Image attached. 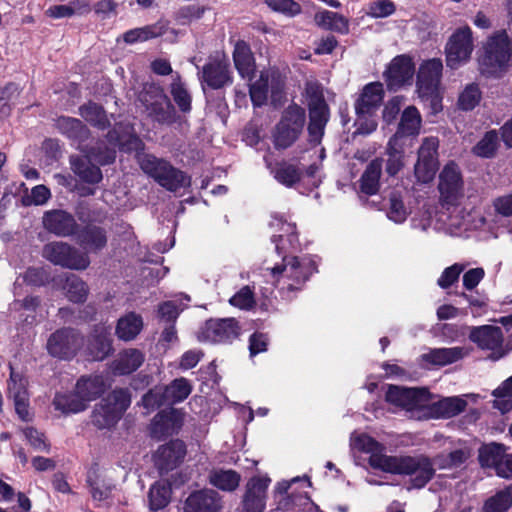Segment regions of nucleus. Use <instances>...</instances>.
<instances>
[{
	"label": "nucleus",
	"instance_id": "obj_1",
	"mask_svg": "<svg viewBox=\"0 0 512 512\" xmlns=\"http://www.w3.org/2000/svg\"><path fill=\"white\" fill-rule=\"evenodd\" d=\"M386 473L409 476L408 489H420L432 479L435 469L432 461L424 455H394Z\"/></svg>",
	"mask_w": 512,
	"mask_h": 512
},
{
	"label": "nucleus",
	"instance_id": "obj_2",
	"mask_svg": "<svg viewBox=\"0 0 512 512\" xmlns=\"http://www.w3.org/2000/svg\"><path fill=\"white\" fill-rule=\"evenodd\" d=\"M263 271L266 272L264 276L268 277V281L272 283H278L285 278L291 280L292 282L288 283L287 287L294 289L316 271V265L310 257L298 259L297 257L283 256L281 264L266 265Z\"/></svg>",
	"mask_w": 512,
	"mask_h": 512
},
{
	"label": "nucleus",
	"instance_id": "obj_3",
	"mask_svg": "<svg viewBox=\"0 0 512 512\" xmlns=\"http://www.w3.org/2000/svg\"><path fill=\"white\" fill-rule=\"evenodd\" d=\"M131 403L129 393L124 389L113 391L103 399L92 412V423L99 429L114 426Z\"/></svg>",
	"mask_w": 512,
	"mask_h": 512
},
{
	"label": "nucleus",
	"instance_id": "obj_4",
	"mask_svg": "<svg viewBox=\"0 0 512 512\" xmlns=\"http://www.w3.org/2000/svg\"><path fill=\"white\" fill-rule=\"evenodd\" d=\"M443 64L440 59H430L421 64L417 75V91L422 99L430 101L434 112L441 109L440 81Z\"/></svg>",
	"mask_w": 512,
	"mask_h": 512
},
{
	"label": "nucleus",
	"instance_id": "obj_5",
	"mask_svg": "<svg viewBox=\"0 0 512 512\" xmlns=\"http://www.w3.org/2000/svg\"><path fill=\"white\" fill-rule=\"evenodd\" d=\"M141 169L153 177L167 190L176 191L190 184L189 178L181 171L174 169L168 162L152 155H144L139 159Z\"/></svg>",
	"mask_w": 512,
	"mask_h": 512
},
{
	"label": "nucleus",
	"instance_id": "obj_6",
	"mask_svg": "<svg viewBox=\"0 0 512 512\" xmlns=\"http://www.w3.org/2000/svg\"><path fill=\"white\" fill-rule=\"evenodd\" d=\"M386 401L410 412L412 417L426 416L429 405V392L426 389L404 388L390 385L386 391Z\"/></svg>",
	"mask_w": 512,
	"mask_h": 512
},
{
	"label": "nucleus",
	"instance_id": "obj_7",
	"mask_svg": "<svg viewBox=\"0 0 512 512\" xmlns=\"http://www.w3.org/2000/svg\"><path fill=\"white\" fill-rule=\"evenodd\" d=\"M474 51L473 31L468 25L457 28L445 45L446 64L451 69L468 63Z\"/></svg>",
	"mask_w": 512,
	"mask_h": 512
},
{
	"label": "nucleus",
	"instance_id": "obj_8",
	"mask_svg": "<svg viewBox=\"0 0 512 512\" xmlns=\"http://www.w3.org/2000/svg\"><path fill=\"white\" fill-rule=\"evenodd\" d=\"M485 56L483 64L495 70H506L512 66V40L505 30L491 34L484 45Z\"/></svg>",
	"mask_w": 512,
	"mask_h": 512
},
{
	"label": "nucleus",
	"instance_id": "obj_9",
	"mask_svg": "<svg viewBox=\"0 0 512 512\" xmlns=\"http://www.w3.org/2000/svg\"><path fill=\"white\" fill-rule=\"evenodd\" d=\"M305 93L310 115L309 136L312 142L318 143L328 121V108L318 84L307 83Z\"/></svg>",
	"mask_w": 512,
	"mask_h": 512
},
{
	"label": "nucleus",
	"instance_id": "obj_10",
	"mask_svg": "<svg viewBox=\"0 0 512 512\" xmlns=\"http://www.w3.org/2000/svg\"><path fill=\"white\" fill-rule=\"evenodd\" d=\"M305 123V112L297 105H290L283 113L282 118L276 126L273 138L278 148H287L292 145Z\"/></svg>",
	"mask_w": 512,
	"mask_h": 512
},
{
	"label": "nucleus",
	"instance_id": "obj_11",
	"mask_svg": "<svg viewBox=\"0 0 512 512\" xmlns=\"http://www.w3.org/2000/svg\"><path fill=\"white\" fill-rule=\"evenodd\" d=\"M350 448L353 452H360L369 455L368 463L371 468L387 471L394 455H387L385 447L371 436L365 433L353 432L350 436Z\"/></svg>",
	"mask_w": 512,
	"mask_h": 512
},
{
	"label": "nucleus",
	"instance_id": "obj_12",
	"mask_svg": "<svg viewBox=\"0 0 512 512\" xmlns=\"http://www.w3.org/2000/svg\"><path fill=\"white\" fill-rule=\"evenodd\" d=\"M464 180L459 166L447 163L439 174L438 191L440 200L447 205L456 206L464 197Z\"/></svg>",
	"mask_w": 512,
	"mask_h": 512
},
{
	"label": "nucleus",
	"instance_id": "obj_13",
	"mask_svg": "<svg viewBox=\"0 0 512 512\" xmlns=\"http://www.w3.org/2000/svg\"><path fill=\"white\" fill-rule=\"evenodd\" d=\"M43 256L55 265L74 270H84L89 264V257L77 251L65 242H52L44 246Z\"/></svg>",
	"mask_w": 512,
	"mask_h": 512
},
{
	"label": "nucleus",
	"instance_id": "obj_14",
	"mask_svg": "<svg viewBox=\"0 0 512 512\" xmlns=\"http://www.w3.org/2000/svg\"><path fill=\"white\" fill-rule=\"evenodd\" d=\"M271 484V478L267 474H258L251 477L242 496L241 512H264L267 502V490Z\"/></svg>",
	"mask_w": 512,
	"mask_h": 512
},
{
	"label": "nucleus",
	"instance_id": "obj_15",
	"mask_svg": "<svg viewBox=\"0 0 512 512\" xmlns=\"http://www.w3.org/2000/svg\"><path fill=\"white\" fill-rule=\"evenodd\" d=\"M240 327L233 318L210 319L200 328L197 338L200 342L226 343L236 339Z\"/></svg>",
	"mask_w": 512,
	"mask_h": 512
},
{
	"label": "nucleus",
	"instance_id": "obj_16",
	"mask_svg": "<svg viewBox=\"0 0 512 512\" xmlns=\"http://www.w3.org/2000/svg\"><path fill=\"white\" fill-rule=\"evenodd\" d=\"M115 159L114 149H107L104 153L94 152L82 157L71 158V165L74 173L84 182L98 183L102 179V173L98 166L92 163L95 161L101 165L111 163Z\"/></svg>",
	"mask_w": 512,
	"mask_h": 512
},
{
	"label": "nucleus",
	"instance_id": "obj_17",
	"mask_svg": "<svg viewBox=\"0 0 512 512\" xmlns=\"http://www.w3.org/2000/svg\"><path fill=\"white\" fill-rule=\"evenodd\" d=\"M139 100L159 122H167L172 118L173 108L160 87L153 84L145 85Z\"/></svg>",
	"mask_w": 512,
	"mask_h": 512
},
{
	"label": "nucleus",
	"instance_id": "obj_18",
	"mask_svg": "<svg viewBox=\"0 0 512 512\" xmlns=\"http://www.w3.org/2000/svg\"><path fill=\"white\" fill-rule=\"evenodd\" d=\"M82 344L80 336L70 329L53 333L47 341L49 354L60 359H69L75 355Z\"/></svg>",
	"mask_w": 512,
	"mask_h": 512
},
{
	"label": "nucleus",
	"instance_id": "obj_19",
	"mask_svg": "<svg viewBox=\"0 0 512 512\" xmlns=\"http://www.w3.org/2000/svg\"><path fill=\"white\" fill-rule=\"evenodd\" d=\"M412 59L406 55L396 56L385 71L387 86L392 90L411 84L414 75Z\"/></svg>",
	"mask_w": 512,
	"mask_h": 512
},
{
	"label": "nucleus",
	"instance_id": "obj_20",
	"mask_svg": "<svg viewBox=\"0 0 512 512\" xmlns=\"http://www.w3.org/2000/svg\"><path fill=\"white\" fill-rule=\"evenodd\" d=\"M201 80L212 89H219L232 82L229 61L222 56L212 58L202 70Z\"/></svg>",
	"mask_w": 512,
	"mask_h": 512
},
{
	"label": "nucleus",
	"instance_id": "obj_21",
	"mask_svg": "<svg viewBox=\"0 0 512 512\" xmlns=\"http://www.w3.org/2000/svg\"><path fill=\"white\" fill-rule=\"evenodd\" d=\"M221 496L212 489H203L191 493L185 500L184 512H221Z\"/></svg>",
	"mask_w": 512,
	"mask_h": 512
},
{
	"label": "nucleus",
	"instance_id": "obj_22",
	"mask_svg": "<svg viewBox=\"0 0 512 512\" xmlns=\"http://www.w3.org/2000/svg\"><path fill=\"white\" fill-rule=\"evenodd\" d=\"M469 338L481 349L491 350L497 353L496 359L503 354L500 353L503 343L501 328L493 325H484L472 328Z\"/></svg>",
	"mask_w": 512,
	"mask_h": 512
},
{
	"label": "nucleus",
	"instance_id": "obj_23",
	"mask_svg": "<svg viewBox=\"0 0 512 512\" xmlns=\"http://www.w3.org/2000/svg\"><path fill=\"white\" fill-rule=\"evenodd\" d=\"M185 452V446L182 441H171L157 449L154 454L155 465L161 472L169 471L182 461Z\"/></svg>",
	"mask_w": 512,
	"mask_h": 512
},
{
	"label": "nucleus",
	"instance_id": "obj_24",
	"mask_svg": "<svg viewBox=\"0 0 512 512\" xmlns=\"http://www.w3.org/2000/svg\"><path fill=\"white\" fill-rule=\"evenodd\" d=\"M270 226L279 231L278 234L272 237V241L275 243L276 250L279 254L286 251L288 248L296 247L298 237L294 224L287 222L280 216L274 215L272 216Z\"/></svg>",
	"mask_w": 512,
	"mask_h": 512
},
{
	"label": "nucleus",
	"instance_id": "obj_25",
	"mask_svg": "<svg viewBox=\"0 0 512 512\" xmlns=\"http://www.w3.org/2000/svg\"><path fill=\"white\" fill-rule=\"evenodd\" d=\"M43 225L49 232L58 236H69L76 229L73 216L62 210L46 212L43 216Z\"/></svg>",
	"mask_w": 512,
	"mask_h": 512
},
{
	"label": "nucleus",
	"instance_id": "obj_26",
	"mask_svg": "<svg viewBox=\"0 0 512 512\" xmlns=\"http://www.w3.org/2000/svg\"><path fill=\"white\" fill-rule=\"evenodd\" d=\"M384 97L383 85L379 82L367 84L355 103L356 113H376Z\"/></svg>",
	"mask_w": 512,
	"mask_h": 512
},
{
	"label": "nucleus",
	"instance_id": "obj_27",
	"mask_svg": "<svg viewBox=\"0 0 512 512\" xmlns=\"http://www.w3.org/2000/svg\"><path fill=\"white\" fill-rule=\"evenodd\" d=\"M422 125V118L418 109L414 106H408L401 114L395 135L390 140H396L400 143L403 137H415L419 134Z\"/></svg>",
	"mask_w": 512,
	"mask_h": 512
},
{
	"label": "nucleus",
	"instance_id": "obj_28",
	"mask_svg": "<svg viewBox=\"0 0 512 512\" xmlns=\"http://www.w3.org/2000/svg\"><path fill=\"white\" fill-rule=\"evenodd\" d=\"M445 212H439L435 206H424L416 216L412 218V226L422 231H442L445 229V221L443 219Z\"/></svg>",
	"mask_w": 512,
	"mask_h": 512
},
{
	"label": "nucleus",
	"instance_id": "obj_29",
	"mask_svg": "<svg viewBox=\"0 0 512 512\" xmlns=\"http://www.w3.org/2000/svg\"><path fill=\"white\" fill-rule=\"evenodd\" d=\"M182 425L180 411L170 408L155 416L152 424V432L157 436L171 435Z\"/></svg>",
	"mask_w": 512,
	"mask_h": 512
},
{
	"label": "nucleus",
	"instance_id": "obj_30",
	"mask_svg": "<svg viewBox=\"0 0 512 512\" xmlns=\"http://www.w3.org/2000/svg\"><path fill=\"white\" fill-rule=\"evenodd\" d=\"M106 388L105 380L100 375L81 377L76 385L78 396L88 407L89 403L98 398Z\"/></svg>",
	"mask_w": 512,
	"mask_h": 512
},
{
	"label": "nucleus",
	"instance_id": "obj_31",
	"mask_svg": "<svg viewBox=\"0 0 512 512\" xmlns=\"http://www.w3.org/2000/svg\"><path fill=\"white\" fill-rule=\"evenodd\" d=\"M235 68L244 79H251L254 72V58L250 47L244 41H238L233 51Z\"/></svg>",
	"mask_w": 512,
	"mask_h": 512
},
{
	"label": "nucleus",
	"instance_id": "obj_32",
	"mask_svg": "<svg viewBox=\"0 0 512 512\" xmlns=\"http://www.w3.org/2000/svg\"><path fill=\"white\" fill-rule=\"evenodd\" d=\"M468 354V350L463 347L437 348L423 354L424 361L438 366L452 364Z\"/></svg>",
	"mask_w": 512,
	"mask_h": 512
},
{
	"label": "nucleus",
	"instance_id": "obj_33",
	"mask_svg": "<svg viewBox=\"0 0 512 512\" xmlns=\"http://www.w3.org/2000/svg\"><path fill=\"white\" fill-rule=\"evenodd\" d=\"M467 403L461 397H447L432 404L431 416L436 418H450L464 411Z\"/></svg>",
	"mask_w": 512,
	"mask_h": 512
},
{
	"label": "nucleus",
	"instance_id": "obj_34",
	"mask_svg": "<svg viewBox=\"0 0 512 512\" xmlns=\"http://www.w3.org/2000/svg\"><path fill=\"white\" fill-rule=\"evenodd\" d=\"M144 361V355L137 349H127L119 354L112 369L119 375L130 374L137 370Z\"/></svg>",
	"mask_w": 512,
	"mask_h": 512
},
{
	"label": "nucleus",
	"instance_id": "obj_35",
	"mask_svg": "<svg viewBox=\"0 0 512 512\" xmlns=\"http://www.w3.org/2000/svg\"><path fill=\"white\" fill-rule=\"evenodd\" d=\"M52 404L56 410L65 415L80 413L87 409L76 389L73 392L56 393Z\"/></svg>",
	"mask_w": 512,
	"mask_h": 512
},
{
	"label": "nucleus",
	"instance_id": "obj_36",
	"mask_svg": "<svg viewBox=\"0 0 512 512\" xmlns=\"http://www.w3.org/2000/svg\"><path fill=\"white\" fill-rule=\"evenodd\" d=\"M167 25L163 21H158L152 25L131 29L123 34V40L127 44L144 42L149 39L159 37L165 33Z\"/></svg>",
	"mask_w": 512,
	"mask_h": 512
},
{
	"label": "nucleus",
	"instance_id": "obj_37",
	"mask_svg": "<svg viewBox=\"0 0 512 512\" xmlns=\"http://www.w3.org/2000/svg\"><path fill=\"white\" fill-rule=\"evenodd\" d=\"M142 328V317L131 312L118 320L116 326V335L121 340L131 341L141 332Z\"/></svg>",
	"mask_w": 512,
	"mask_h": 512
},
{
	"label": "nucleus",
	"instance_id": "obj_38",
	"mask_svg": "<svg viewBox=\"0 0 512 512\" xmlns=\"http://www.w3.org/2000/svg\"><path fill=\"white\" fill-rule=\"evenodd\" d=\"M241 476L231 469H215L209 474V482L222 491H234L240 483Z\"/></svg>",
	"mask_w": 512,
	"mask_h": 512
},
{
	"label": "nucleus",
	"instance_id": "obj_39",
	"mask_svg": "<svg viewBox=\"0 0 512 512\" xmlns=\"http://www.w3.org/2000/svg\"><path fill=\"white\" fill-rule=\"evenodd\" d=\"M314 20L319 27L334 30L340 33H347L349 30L348 20L335 12L323 10L315 14Z\"/></svg>",
	"mask_w": 512,
	"mask_h": 512
},
{
	"label": "nucleus",
	"instance_id": "obj_40",
	"mask_svg": "<svg viewBox=\"0 0 512 512\" xmlns=\"http://www.w3.org/2000/svg\"><path fill=\"white\" fill-rule=\"evenodd\" d=\"M382 170V161L373 160L361 177V191L368 195H374L379 190V179Z\"/></svg>",
	"mask_w": 512,
	"mask_h": 512
},
{
	"label": "nucleus",
	"instance_id": "obj_41",
	"mask_svg": "<svg viewBox=\"0 0 512 512\" xmlns=\"http://www.w3.org/2000/svg\"><path fill=\"white\" fill-rule=\"evenodd\" d=\"M90 354L93 360H103L111 352L110 332L102 327L90 343Z\"/></svg>",
	"mask_w": 512,
	"mask_h": 512
},
{
	"label": "nucleus",
	"instance_id": "obj_42",
	"mask_svg": "<svg viewBox=\"0 0 512 512\" xmlns=\"http://www.w3.org/2000/svg\"><path fill=\"white\" fill-rule=\"evenodd\" d=\"M163 397L166 404L183 401L191 393V385L184 378L175 379L169 386L163 388Z\"/></svg>",
	"mask_w": 512,
	"mask_h": 512
},
{
	"label": "nucleus",
	"instance_id": "obj_43",
	"mask_svg": "<svg viewBox=\"0 0 512 512\" xmlns=\"http://www.w3.org/2000/svg\"><path fill=\"white\" fill-rule=\"evenodd\" d=\"M171 488L169 484L160 480L156 482L149 491V505L151 510H159L166 507L170 501Z\"/></svg>",
	"mask_w": 512,
	"mask_h": 512
},
{
	"label": "nucleus",
	"instance_id": "obj_44",
	"mask_svg": "<svg viewBox=\"0 0 512 512\" xmlns=\"http://www.w3.org/2000/svg\"><path fill=\"white\" fill-rule=\"evenodd\" d=\"M106 242L105 232L99 227H88L79 236V244L89 251L102 249Z\"/></svg>",
	"mask_w": 512,
	"mask_h": 512
},
{
	"label": "nucleus",
	"instance_id": "obj_45",
	"mask_svg": "<svg viewBox=\"0 0 512 512\" xmlns=\"http://www.w3.org/2000/svg\"><path fill=\"white\" fill-rule=\"evenodd\" d=\"M512 505V487L498 491L488 498L483 505V512H505Z\"/></svg>",
	"mask_w": 512,
	"mask_h": 512
},
{
	"label": "nucleus",
	"instance_id": "obj_46",
	"mask_svg": "<svg viewBox=\"0 0 512 512\" xmlns=\"http://www.w3.org/2000/svg\"><path fill=\"white\" fill-rule=\"evenodd\" d=\"M62 289L66 292L69 300L73 302H83L88 294V288L84 281L74 274L65 276V284Z\"/></svg>",
	"mask_w": 512,
	"mask_h": 512
},
{
	"label": "nucleus",
	"instance_id": "obj_47",
	"mask_svg": "<svg viewBox=\"0 0 512 512\" xmlns=\"http://www.w3.org/2000/svg\"><path fill=\"white\" fill-rule=\"evenodd\" d=\"M410 213L411 210L405 204L403 195L400 192H392L389 198L388 218L395 223H403Z\"/></svg>",
	"mask_w": 512,
	"mask_h": 512
},
{
	"label": "nucleus",
	"instance_id": "obj_48",
	"mask_svg": "<svg viewBox=\"0 0 512 512\" xmlns=\"http://www.w3.org/2000/svg\"><path fill=\"white\" fill-rule=\"evenodd\" d=\"M388 159L386 163V172L390 176H395L404 167V153L401 143L396 140H390L387 147Z\"/></svg>",
	"mask_w": 512,
	"mask_h": 512
},
{
	"label": "nucleus",
	"instance_id": "obj_49",
	"mask_svg": "<svg viewBox=\"0 0 512 512\" xmlns=\"http://www.w3.org/2000/svg\"><path fill=\"white\" fill-rule=\"evenodd\" d=\"M494 407L502 413L512 409V375L506 379L493 393Z\"/></svg>",
	"mask_w": 512,
	"mask_h": 512
},
{
	"label": "nucleus",
	"instance_id": "obj_50",
	"mask_svg": "<svg viewBox=\"0 0 512 512\" xmlns=\"http://www.w3.org/2000/svg\"><path fill=\"white\" fill-rule=\"evenodd\" d=\"M443 219L445 221V229H442V231L452 235H457L462 231L467 230V213L458 207H454L450 214L445 212Z\"/></svg>",
	"mask_w": 512,
	"mask_h": 512
},
{
	"label": "nucleus",
	"instance_id": "obj_51",
	"mask_svg": "<svg viewBox=\"0 0 512 512\" xmlns=\"http://www.w3.org/2000/svg\"><path fill=\"white\" fill-rule=\"evenodd\" d=\"M57 128L69 138L78 140L86 138L88 133L80 120L70 117H60L57 120Z\"/></svg>",
	"mask_w": 512,
	"mask_h": 512
},
{
	"label": "nucleus",
	"instance_id": "obj_52",
	"mask_svg": "<svg viewBox=\"0 0 512 512\" xmlns=\"http://www.w3.org/2000/svg\"><path fill=\"white\" fill-rule=\"evenodd\" d=\"M270 78L274 80V73L263 72L260 78L250 86V97L255 106H261L266 101Z\"/></svg>",
	"mask_w": 512,
	"mask_h": 512
},
{
	"label": "nucleus",
	"instance_id": "obj_53",
	"mask_svg": "<svg viewBox=\"0 0 512 512\" xmlns=\"http://www.w3.org/2000/svg\"><path fill=\"white\" fill-rule=\"evenodd\" d=\"M471 455L470 449L463 447L450 452L447 455H439L435 462L440 469H451L462 465Z\"/></svg>",
	"mask_w": 512,
	"mask_h": 512
},
{
	"label": "nucleus",
	"instance_id": "obj_54",
	"mask_svg": "<svg viewBox=\"0 0 512 512\" xmlns=\"http://www.w3.org/2000/svg\"><path fill=\"white\" fill-rule=\"evenodd\" d=\"M273 173L274 178L287 187H292L301 177V171L295 165L286 162L278 164Z\"/></svg>",
	"mask_w": 512,
	"mask_h": 512
},
{
	"label": "nucleus",
	"instance_id": "obj_55",
	"mask_svg": "<svg viewBox=\"0 0 512 512\" xmlns=\"http://www.w3.org/2000/svg\"><path fill=\"white\" fill-rule=\"evenodd\" d=\"M79 112L82 118L100 129H104L108 124L104 110L95 103H88L81 106Z\"/></svg>",
	"mask_w": 512,
	"mask_h": 512
},
{
	"label": "nucleus",
	"instance_id": "obj_56",
	"mask_svg": "<svg viewBox=\"0 0 512 512\" xmlns=\"http://www.w3.org/2000/svg\"><path fill=\"white\" fill-rule=\"evenodd\" d=\"M503 449L502 446L491 444L484 446L479 451V461L484 467H494L498 474V466L502 463Z\"/></svg>",
	"mask_w": 512,
	"mask_h": 512
},
{
	"label": "nucleus",
	"instance_id": "obj_57",
	"mask_svg": "<svg viewBox=\"0 0 512 512\" xmlns=\"http://www.w3.org/2000/svg\"><path fill=\"white\" fill-rule=\"evenodd\" d=\"M499 146V137L496 130L485 133L483 138L473 147V152L480 157H492Z\"/></svg>",
	"mask_w": 512,
	"mask_h": 512
},
{
	"label": "nucleus",
	"instance_id": "obj_58",
	"mask_svg": "<svg viewBox=\"0 0 512 512\" xmlns=\"http://www.w3.org/2000/svg\"><path fill=\"white\" fill-rule=\"evenodd\" d=\"M28 381L26 377L11 367L10 380L8 382L9 397L14 399L29 398Z\"/></svg>",
	"mask_w": 512,
	"mask_h": 512
},
{
	"label": "nucleus",
	"instance_id": "obj_59",
	"mask_svg": "<svg viewBox=\"0 0 512 512\" xmlns=\"http://www.w3.org/2000/svg\"><path fill=\"white\" fill-rule=\"evenodd\" d=\"M88 481L91 486V494L95 501H104L108 499L114 489V484L107 481L104 477L97 476L95 479L89 476Z\"/></svg>",
	"mask_w": 512,
	"mask_h": 512
},
{
	"label": "nucleus",
	"instance_id": "obj_60",
	"mask_svg": "<svg viewBox=\"0 0 512 512\" xmlns=\"http://www.w3.org/2000/svg\"><path fill=\"white\" fill-rule=\"evenodd\" d=\"M481 100V92L477 85L469 84L460 93L458 105L462 110L469 111L474 109Z\"/></svg>",
	"mask_w": 512,
	"mask_h": 512
},
{
	"label": "nucleus",
	"instance_id": "obj_61",
	"mask_svg": "<svg viewBox=\"0 0 512 512\" xmlns=\"http://www.w3.org/2000/svg\"><path fill=\"white\" fill-rule=\"evenodd\" d=\"M437 169L438 160L418 159L414 167V173L419 182L428 183L434 178Z\"/></svg>",
	"mask_w": 512,
	"mask_h": 512
},
{
	"label": "nucleus",
	"instance_id": "obj_62",
	"mask_svg": "<svg viewBox=\"0 0 512 512\" xmlns=\"http://www.w3.org/2000/svg\"><path fill=\"white\" fill-rule=\"evenodd\" d=\"M264 3L273 11L293 17L301 13V6L294 0H264Z\"/></svg>",
	"mask_w": 512,
	"mask_h": 512
},
{
	"label": "nucleus",
	"instance_id": "obj_63",
	"mask_svg": "<svg viewBox=\"0 0 512 512\" xmlns=\"http://www.w3.org/2000/svg\"><path fill=\"white\" fill-rule=\"evenodd\" d=\"M396 10L391 0H375L368 5L367 15L372 18H385L392 15Z\"/></svg>",
	"mask_w": 512,
	"mask_h": 512
},
{
	"label": "nucleus",
	"instance_id": "obj_64",
	"mask_svg": "<svg viewBox=\"0 0 512 512\" xmlns=\"http://www.w3.org/2000/svg\"><path fill=\"white\" fill-rule=\"evenodd\" d=\"M229 303L239 309H251L255 305L254 293L249 286H244L230 298Z\"/></svg>",
	"mask_w": 512,
	"mask_h": 512
}]
</instances>
